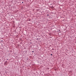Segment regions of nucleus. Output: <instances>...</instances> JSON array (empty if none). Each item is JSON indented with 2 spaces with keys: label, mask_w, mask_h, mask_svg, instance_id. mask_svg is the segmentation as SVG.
I'll use <instances>...</instances> for the list:
<instances>
[{
  "label": "nucleus",
  "mask_w": 76,
  "mask_h": 76,
  "mask_svg": "<svg viewBox=\"0 0 76 76\" xmlns=\"http://www.w3.org/2000/svg\"><path fill=\"white\" fill-rule=\"evenodd\" d=\"M22 3H23V2H22Z\"/></svg>",
  "instance_id": "obj_2"
},
{
  "label": "nucleus",
  "mask_w": 76,
  "mask_h": 76,
  "mask_svg": "<svg viewBox=\"0 0 76 76\" xmlns=\"http://www.w3.org/2000/svg\"><path fill=\"white\" fill-rule=\"evenodd\" d=\"M50 55H51V56H52V55H53V54H50Z\"/></svg>",
  "instance_id": "obj_1"
},
{
  "label": "nucleus",
  "mask_w": 76,
  "mask_h": 76,
  "mask_svg": "<svg viewBox=\"0 0 76 76\" xmlns=\"http://www.w3.org/2000/svg\"><path fill=\"white\" fill-rule=\"evenodd\" d=\"M47 16H49V15H47Z\"/></svg>",
  "instance_id": "obj_4"
},
{
  "label": "nucleus",
  "mask_w": 76,
  "mask_h": 76,
  "mask_svg": "<svg viewBox=\"0 0 76 76\" xmlns=\"http://www.w3.org/2000/svg\"><path fill=\"white\" fill-rule=\"evenodd\" d=\"M32 53H34V51H32Z\"/></svg>",
  "instance_id": "obj_3"
}]
</instances>
